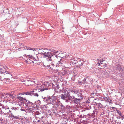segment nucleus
I'll return each instance as SVG.
<instances>
[{"mask_svg": "<svg viewBox=\"0 0 124 124\" xmlns=\"http://www.w3.org/2000/svg\"><path fill=\"white\" fill-rule=\"evenodd\" d=\"M10 117H14V116L12 114V115H10Z\"/></svg>", "mask_w": 124, "mask_h": 124, "instance_id": "nucleus-45", "label": "nucleus"}, {"mask_svg": "<svg viewBox=\"0 0 124 124\" xmlns=\"http://www.w3.org/2000/svg\"><path fill=\"white\" fill-rule=\"evenodd\" d=\"M3 12L4 13V10H3Z\"/></svg>", "mask_w": 124, "mask_h": 124, "instance_id": "nucleus-63", "label": "nucleus"}, {"mask_svg": "<svg viewBox=\"0 0 124 124\" xmlns=\"http://www.w3.org/2000/svg\"><path fill=\"white\" fill-rule=\"evenodd\" d=\"M85 80H86L85 79V78H84V79L83 80V81L84 82H85Z\"/></svg>", "mask_w": 124, "mask_h": 124, "instance_id": "nucleus-52", "label": "nucleus"}, {"mask_svg": "<svg viewBox=\"0 0 124 124\" xmlns=\"http://www.w3.org/2000/svg\"><path fill=\"white\" fill-rule=\"evenodd\" d=\"M8 98H9V97L12 98L13 97V94L10 93H8Z\"/></svg>", "mask_w": 124, "mask_h": 124, "instance_id": "nucleus-30", "label": "nucleus"}, {"mask_svg": "<svg viewBox=\"0 0 124 124\" xmlns=\"http://www.w3.org/2000/svg\"><path fill=\"white\" fill-rule=\"evenodd\" d=\"M57 51L55 50H53L50 52H48L46 53L45 57H47L46 59L48 61H52V57L55 54Z\"/></svg>", "mask_w": 124, "mask_h": 124, "instance_id": "nucleus-3", "label": "nucleus"}, {"mask_svg": "<svg viewBox=\"0 0 124 124\" xmlns=\"http://www.w3.org/2000/svg\"><path fill=\"white\" fill-rule=\"evenodd\" d=\"M75 66H76V68H80V64L78 63Z\"/></svg>", "mask_w": 124, "mask_h": 124, "instance_id": "nucleus-31", "label": "nucleus"}, {"mask_svg": "<svg viewBox=\"0 0 124 124\" xmlns=\"http://www.w3.org/2000/svg\"><path fill=\"white\" fill-rule=\"evenodd\" d=\"M9 108H3L2 107V108H0V111L1 112V113H5L6 110L7 109H9Z\"/></svg>", "mask_w": 124, "mask_h": 124, "instance_id": "nucleus-21", "label": "nucleus"}, {"mask_svg": "<svg viewBox=\"0 0 124 124\" xmlns=\"http://www.w3.org/2000/svg\"><path fill=\"white\" fill-rule=\"evenodd\" d=\"M70 91L75 94H77L78 92V90L77 89H70Z\"/></svg>", "mask_w": 124, "mask_h": 124, "instance_id": "nucleus-15", "label": "nucleus"}, {"mask_svg": "<svg viewBox=\"0 0 124 124\" xmlns=\"http://www.w3.org/2000/svg\"><path fill=\"white\" fill-rule=\"evenodd\" d=\"M34 61V63H35L36 64H37L38 65H39V62H38V61H37H37L36 62V61Z\"/></svg>", "mask_w": 124, "mask_h": 124, "instance_id": "nucleus-36", "label": "nucleus"}, {"mask_svg": "<svg viewBox=\"0 0 124 124\" xmlns=\"http://www.w3.org/2000/svg\"><path fill=\"white\" fill-rule=\"evenodd\" d=\"M79 68L80 69L79 70L80 72H83L84 71V69L83 67H80Z\"/></svg>", "mask_w": 124, "mask_h": 124, "instance_id": "nucleus-29", "label": "nucleus"}, {"mask_svg": "<svg viewBox=\"0 0 124 124\" xmlns=\"http://www.w3.org/2000/svg\"><path fill=\"white\" fill-rule=\"evenodd\" d=\"M78 97H79V98L81 100L83 99L84 97V95H83L82 93H80L79 94H78Z\"/></svg>", "mask_w": 124, "mask_h": 124, "instance_id": "nucleus-25", "label": "nucleus"}, {"mask_svg": "<svg viewBox=\"0 0 124 124\" xmlns=\"http://www.w3.org/2000/svg\"><path fill=\"white\" fill-rule=\"evenodd\" d=\"M25 101V103H26L25 104L26 106L28 107H30L31 106H35V103L36 102H34V103H33L30 101H29L27 100H26Z\"/></svg>", "mask_w": 124, "mask_h": 124, "instance_id": "nucleus-9", "label": "nucleus"}, {"mask_svg": "<svg viewBox=\"0 0 124 124\" xmlns=\"http://www.w3.org/2000/svg\"><path fill=\"white\" fill-rule=\"evenodd\" d=\"M56 108L55 106H53L52 107V111L53 113L55 114H56L57 113V111L56 109Z\"/></svg>", "mask_w": 124, "mask_h": 124, "instance_id": "nucleus-16", "label": "nucleus"}, {"mask_svg": "<svg viewBox=\"0 0 124 124\" xmlns=\"http://www.w3.org/2000/svg\"><path fill=\"white\" fill-rule=\"evenodd\" d=\"M114 69L115 70H121V68L120 66V65L118 64L114 68Z\"/></svg>", "mask_w": 124, "mask_h": 124, "instance_id": "nucleus-23", "label": "nucleus"}, {"mask_svg": "<svg viewBox=\"0 0 124 124\" xmlns=\"http://www.w3.org/2000/svg\"><path fill=\"white\" fill-rule=\"evenodd\" d=\"M81 84H84L85 83V82H84L83 81H82L81 82Z\"/></svg>", "mask_w": 124, "mask_h": 124, "instance_id": "nucleus-51", "label": "nucleus"}, {"mask_svg": "<svg viewBox=\"0 0 124 124\" xmlns=\"http://www.w3.org/2000/svg\"><path fill=\"white\" fill-rule=\"evenodd\" d=\"M102 75H103L104 74V72H103V71L102 72Z\"/></svg>", "mask_w": 124, "mask_h": 124, "instance_id": "nucleus-58", "label": "nucleus"}, {"mask_svg": "<svg viewBox=\"0 0 124 124\" xmlns=\"http://www.w3.org/2000/svg\"><path fill=\"white\" fill-rule=\"evenodd\" d=\"M81 84H84L85 83V82H84L83 81H82L81 82Z\"/></svg>", "mask_w": 124, "mask_h": 124, "instance_id": "nucleus-50", "label": "nucleus"}, {"mask_svg": "<svg viewBox=\"0 0 124 124\" xmlns=\"http://www.w3.org/2000/svg\"><path fill=\"white\" fill-rule=\"evenodd\" d=\"M20 94H18V95H19Z\"/></svg>", "mask_w": 124, "mask_h": 124, "instance_id": "nucleus-64", "label": "nucleus"}, {"mask_svg": "<svg viewBox=\"0 0 124 124\" xmlns=\"http://www.w3.org/2000/svg\"><path fill=\"white\" fill-rule=\"evenodd\" d=\"M116 111L117 112L118 114L121 117L123 118H124V115L120 111L117 109H116Z\"/></svg>", "mask_w": 124, "mask_h": 124, "instance_id": "nucleus-19", "label": "nucleus"}, {"mask_svg": "<svg viewBox=\"0 0 124 124\" xmlns=\"http://www.w3.org/2000/svg\"><path fill=\"white\" fill-rule=\"evenodd\" d=\"M94 94V93H92L91 94V95H93H93Z\"/></svg>", "mask_w": 124, "mask_h": 124, "instance_id": "nucleus-61", "label": "nucleus"}, {"mask_svg": "<svg viewBox=\"0 0 124 124\" xmlns=\"http://www.w3.org/2000/svg\"><path fill=\"white\" fill-rule=\"evenodd\" d=\"M4 80H6V79L5 78H3L2 77H1V76L0 77V81H4Z\"/></svg>", "mask_w": 124, "mask_h": 124, "instance_id": "nucleus-32", "label": "nucleus"}, {"mask_svg": "<svg viewBox=\"0 0 124 124\" xmlns=\"http://www.w3.org/2000/svg\"><path fill=\"white\" fill-rule=\"evenodd\" d=\"M24 84L26 85L29 86L30 85H33L34 84V81H33L32 80H31V82H28V83L27 82H25Z\"/></svg>", "mask_w": 124, "mask_h": 124, "instance_id": "nucleus-18", "label": "nucleus"}, {"mask_svg": "<svg viewBox=\"0 0 124 124\" xmlns=\"http://www.w3.org/2000/svg\"><path fill=\"white\" fill-rule=\"evenodd\" d=\"M3 120L2 118L0 119V123H2Z\"/></svg>", "mask_w": 124, "mask_h": 124, "instance_id": "nucleus-43", "label": "nucleus"}, {"mask_svg": "<svg viewBox=\"0 0 124 124\" xmlns=\"http://www.w3.org/2000/svg\"><path fill=\"white\" fill-rule=\"evenodd\" d=\"M61 108V109L62 110H65L66 109V108L63 105H60Z\"/></svg>", "mask_w": 124, "mask_h": 124, "instance_id": "nucleus-28", "label": "nucleus"}, {"mask_svg": "<svg viewBox=\"0 0 124 124\" xmlns=\"http://www.w3.org/2000/svg\"><path fill=\"white\" fill-rule=\"evenodd\" d=\"M62 124H67L66 122L65 123H62Z\"/></svg>", "mask_w": 124, "mask_h": 124, "instance_id": "nucleus-59", "label": "nucleus"}, {"mask_svg": "<svg viewBox=\"0 0 124 124\" xmlns=\"http://www.w3.org/2000/svg\"><path fill=\"white\" fill-rule=\"evenodd\" d=\"M69 100L71 102L76 104H78L81 101V100L79 98H77L75 97L74 96H70L69 98Z\"/></svg>", "mask_w": 124, "mask_h": 124, "instance_id": "nucleus-6", "label": "nucleus"}, {"mask_svg": "<svg viewBox=\"0 0 124 124\" xmlns=\"http://www.w3.org/2000/svg\"><path fill=\"white\" fill-rule=\"evenodd\" d=\"M116 124H120L117 120H116L115 121Z\"/></svg>", "mask_w": 124, "mask_h": 124, "instance_id": "nucleus-40", "label": "nucleus"}, {"mask_svg": "<svg viewBox=\"0 0 124 124\" xmlns=\"http://www.w3.org/2000/svg\"><path fill=\"white\" fill-rule=\"evenodd\" d=\"M103 99H104V100L107 102H108L109 103H111V100L109 99L108 97V98L105 97H103Z\"/></svg>", "mask_w": 124, "mask_h": 124, "instance_id": "nucleus-22", "label": "nucleus"}, {"mask_svg": "<svg viewBox=\"0 0 124 124\" xmlns=\"http://www.w3.org/2000/svg\"><path fill=\"white\" fill-rule=\"evenodd\" d=\"M42 54H43V55H44V56H46V55L45 54H46V52H45L44 51H43V52H42Z\"/></svg>", "mask_w": 124, "mask_h": 124, "instance_id": "nucleus-35", "label": "nucleus"}, {"mask_svg": "<svg viewBox=\"0 0 124 124\" xmlns=\"http://www.w3.org/2000/svg\"><path fill=\"white\" fill-rule=\"evenodd\" d=\"M17 98L20 101H23V103H25V101H26V99L24 98H23L22 97L18 96L17 97Z\"/></svg>", "mask_w": 124, "mask_h": 124, "instance_id": "nucleus-14", "label": "nucleus"}, {"mask_svg": "<svg viewBox=\"0 0 124 124\" xmlns=\"http://www.w3.org/2000/svg\"><path fill=\"white\" fill-rule=\"evenodd\" d=\"M111 108H112V109H116V108H115V107H111Z\"/></svg>", "mask_w": 124, "mask_h": 124, "instance_id": "nucleus-42", "label": "nucleus"}, {"mask_svg": "<svg viewBox=\"0 0 124 124\" xmlns=\"http://www.w3.org/2000/svg\"><path fill=\"white\" fill-rule=\"evenodd\" d=\"M81 64H80V67H83V64H84V63H80Z\"/></svg>", "mask_w": 124, "mask_h": 124, "instance_id": "nucleus-39", "label": "nucleus"}, {"mask_svg": "<svg viewBox=\"0 0 124 124\" xmlns=\"http://www.w3.org/2000/svg\"><path fill=\"white\" fill-rule=\"evenodd\" d=\"M42 98L43 99V101L44 102L47 103H50L51 96H47L46 97H42Z\"/></svg>", "mask_w": 124, "mask_h": 124, "instance_id": "nucleus-10", "label": "nucleus"}, {"mask_svg": "<svg viewBox=\"0 0 124 124\" xmlns=\"http://www.w3.org/2000/svg\"><path fill=\"white\" fill-rule=\"evenodd\" d=\"M71 63H72L73 64H76L78 63V62L75 58H73L72 59H71Z\"/></svg>", "mask_w": 124, "mask_h": 124, "instance_id": "nucleus-13", "label": "nucleus"}, {"mask_svg": "<svg viewBox=\"0 0 124 124\" xmlns=\"http://www.w3.org/2000/svg\"><path fill=\"white\" fill-rule=\"evenodd\" d=\"M20 110L21 111H25V109H21Z\"/></svg>", "mask_w": 124, "mask_h": 124, "instance_id": "nucleus-49", "label": "nucleus"}, {"mask_svg": "<svg viewBox=\"0 0 124 124\" xmlns=\"http://www.w3.org/2000/svg\"><path fill=\"white\" fill-rule=\"evenodd\" d=\"M33 110H32V109H30V111H31L32 112H34V111H33Z\"/></svg>", "mask_w": 124, "mask_h": 124, "instance_id": "nucleus-47", "label": "nucleus"}, {"mask_svg": "<svg viewBox=\"0 0 124 124\" xmlns=\"http://www.w3.org/2000/svg\"><path fill=\"white\" fill-rule=\"evenodd\" d=\"M81 82L80 81L79 82V83H80V84H81Z\"/></svg>", "mask_w": 124, "mask_h": 124, "instance_id": "nucleus-60", "label": "nucleus"}, {"mask_svg": "<svg viewBox=\"0 0 124 124\" xmlns=\"http://www.w3.org/2000/svg\"><path fill=\"white\" fill-rule=\"evenodd\" d=\"M25 93L26 92H24L23 93H21V94H22V95H24V94H25Z\"/></svg>", "mask_w": 124, "mask_h": 124, "instance_id": "nucleus-54", "label": "nucleus"}, {"mask_svg": "<svg viewBox=\"0 0 124 124\" xmlns=\"http://www.w3.org/2000/svg\"><path fill=\"white\" fill-rule=\"evenodd\" d=\"M47 50V48H44V50Z\"/></svg>", "mask_w": 124, "mask_h": 124, "instance_id": "nucleus-62", "label": "nucleus"}, {"mask_svg": "<svg viewBox=\"0 0 124 124\" xmlns=\"http://www.w3.org/2000/svg\"><path fill=\"white\" fill-rule=\"evenodd\" d=\"M13 119H18V117L17 116H14L13 118Z\"/></svg>", "mask_w": 124, "mask_h": 124, "instance_id": "nucleus-34", "label": "nucleus"}, {"mask_svg": "<svg viewBox=\"0 0 124 124\" xmlns=\"http://www.w3.org/2000/svg\"><path fill=\"white\" fill-rule=\"evenodd\" d=\"M46 67V68L47 69H50V66L49 65H47L46 66H45Z\"/></svg>", "mask_w": 124, "mask_h": 124, "instance_id": "nucleus-37", "label": "nucleus"}, {"mask_svg": "<svg viewBox=\"0 0 124 124\" xmlns=\"http://www.w3.org/2000/svg\"><path fill=\"white\" fill-rule=\"evenodd\" d=\"M61 95V99L62 100L66 102H69L68 100H69V99L70 96V92L67 91H64Z\"/></svg>", "mask_w": 124, "mask_h": 124, "instance_id": "nucleus-2", "label": "nucleus"}, {"mask_svg": "<svg viewBox=\"0 0 124 124\" xmlns=\"http://www.w3.org/2000/svg\"><path fill=\"white\" fill-rule=\"evenodd\" d=\"M98 103H97L96 102L95 103V104L96 105H97V106H98Z\"/></svg>", "mask_w": 124, "mask_h": 124, "instance_id": "nucleus-56", "label": "nucleus"}, {"mask_svg": "<svg viewBox=\"0 0 124 124\" xmlns=\"http://www.w3.org/2000/svg\"><path fill=\"white\" fill-rule=\"evenodd\" d=\"M105 106L103 105L101 103H98L97 108L95 110V112H102L103 111V108H105Z\"/></svg>", "mask_w": 124, "mask_h": 124, "instance_id": "nucleus-4", "label": "nucleus"}, {"mask_svg": "<svg viewBox=\"0 0 124 124\" xmlns=\"http://www.w3.org/2000/svg\"><path fill=\"white\" fill-rule=\"evenodd\" d=\"M35 114H37V115H39V114H40L39 113V112H38V111H36Z\"/></svg>", "mask_w": 124, "mask_h": 124, "instance_id": "nucleus-41", "label": "nucleus"}, {"mask_svg": "<svg viewBox=\"0 0 124 124\" xmlns=\"http://www.w3.org/2000/svg\"><path fill=\"white\" fill-rule=\"evenodd\" d=\"M49 65L50 66V69H51V70H52L54 67V65L52 62L50 63L49 64Z\"/></svg>", "mask_w": 124, "mask_h": 124, "instance_id": "nucleus-24", "label": "nucleus"}, {"mask_svg": "<svg viewBox=\"0 0 124 124\" xmlns=\"http://www.w3.org/2000/svg\"><path fill=\"white\" fill-rule=\"evenodd\" d=\"M55 56L56 58H57L58 59V57H59V56H58V55H55Z\"/></svg>", "mask_w": 124, "mask_h": 124, "instance_id": "nucleus-48", "label": "nucleus"}, {"mask_svg": "<svg viewBox=\"0 0 124 124\" xmlns=\"http://www.w3.org/2000/svg\"><path fill=\"white\" fill-rule=\"evenodd\" d=\"M2 98L5 99L7 100L8 99V93H2Z\"/></svg>", "mask_w": 124, "mask_h": 124, "instance_id": "nucleus-12", "label": "nucleus"}, {"mask_svg": "<svg viewBox=\"0 0 124 124\" xmlns=\"http://www.w3.org/2000/svg\"><path fill=\"white\" fill-rule=\"evenodd\" d=\"M60 58V61H59L58 62L56 65V67L62 66L63 63V62L62 60V58L60 56L58 57Z\"/></svg>", "mask_w": 124, "mask_h": 124, "instance_id": "nucleus-11", "label": "nucleus"}, {"mask_svg": "<svg viewBox=\"0 0 124 124\" xmlns=\"http://www.w3.org/2000/svg\"><path fill=\"white\" fill-rule=\"evenodd\" d=\"M97 63L99 64V65H100L101 63L102 64V63H101V62H102L103 61L101 60L100 59H97Z\"/></svg>", "mask_w": 124, "mask_h": 124, "instance_id": "nucleus-26", "label": "nucleus"}, {"mask_svg": "<svg viewBox=\"0 0 124 124\" xmlns=\"http://www.w3.org/2000/svg\"><path fill=\"white\" fill-rule=\"evenodd\" d=\"M31 80L29 79V80H26V81L25 82H25H27V83H28V82H31Z\"/></svg>", "mask_w": 124, "mask_h": 124, "instance_id": "nucleus-38", "label": "nucleus"}, {"mask_svg": "<svg viewBox=\"0 0 124 124\" xmlns=\"http://www.w3.org/2000/svg\"><path fill=\"white\" fill-rule=\"evenodd\" d=\"M6 79V80H4V81H4V82H5V83H6V82H7V80H6V78H5Z\"/></svg>", "mask_w": 124, "mask_h": 124, "instance_id": "nucleus-53", "label": "nucleus"}, {"mask_svg": "<svg viewBox=\"0 0 124 124\" xmlns=\"http://www.w3.org/2000/svg\"><path fill=\"white\" fill-rule=\"evenodd\" d=\"M89 107H90V108H88V109H89L91 108V106H89Z\"/></svg>", "mask_w": 124, "mask_h": 124, "instance_id": "nucleus-57", "label": "nucleus"}, {"mask_svg": "<svg viewBox=\"0 0 124 124\" xmlns=\"http://www.w3.org/2000/svg\"><path fill=\"white\" fill-rule=\"evenodd\" d=\"M37 54L36 55V57L35 58L33 56L30 55L26 56V54L25 55L26 56V58H25V62L29 64H31L33 63H34V61H36V62H37L38 61H39L38 58V57Z\"/></svg>", "mask_w": 124, "mask_h": 124, "instance_id": "nucleus-1", "label": "nucleus"}, {"mask_svg": "<svg viewBox=\"0 0 124 124\" xmlns=\"http://www.w3.org/2000/svg\"><path fill=\"white\" fill-rule=\"evenodd\" d=\"M95 94L97 96H98L99 95V94H98L97 93H95Z\"/></svg>", "mask_w": 124, "mask_h": 124, "instance_id": "nucleus-46", "label": "nucleus"}, {"mask_svg": "<svg viewBox=\"0 0 124 124\" xmlns=\"http://www.w3.org/2000/svg\"><path fill=\"white\" fill-rule=\"evenodd\" d=\"M0 72L3 73H6V71L5 69L4 70L2 69H1L0 70Z\"/></svg>", "mask_w": 124, "mask_h": 124, "instance_id": "nucleus-27", "label": "nucleus"}, {"mask_svg": "<svg viewBox=\"0 0 124 124\" xmlns=\"http://www.w3.org/2000/svg\"><path fill=\"white\" fill-rule=\"evenodd\" d=\"M55 97L56 100H57V103H59L60 102V101L59 100L61 99V94L59 95H57L56 96H54Z\"/></svg>", "mask_w": 124, "mask_h": 124, "instance_id": "nucleus-17", "label": "nucleus"}, {"mask_svg": "<svg viewBox=\"0 0 124 124\" xmlns=\"http://www.w3.org/2000/svg\"><path fill=\"white\" fill-rule=\"evenodd\" d=\"M50 103L52 104L54 106L56 105L57 107L59 105V104L56 101L55 97L53 96H51Z\"/></svg>", "mask_w": 124, "mask_h": 124, "instance_id": "nucleus-8", "label": "nucleus"}, {"mask_svg": "<svg viewBox=\"0 0 124 124\" xmlns=\"http://www.w3.org/2000/svg\"><path fill=\"white\" fill-rule=\"evenodd\" d=\"M98 113L99 114L102 115V116H101L102 117H103L104 116V115H103V114H104V111H103L102 112H101Z\"/></svg>", "mask_w": 124, "mask_h": 124, "instance_id": "nucleus-33", "label": "nucleus"}, {"mask_svg": "<svg viewBox=\"0 0 124 124\" xmlns=\"http://www.w3.org/2000/svg\"><path fill=\"white\" fill-rule=\"evenodd\" d=\"M117 118H121V117L119 116H118L117 117Z\"/></svg>", "mask_w": 124, "mask_h": 124, "instance_id": "nucleus-55", "label": "nucleus"}, {"mask_svg": "<svg viewBox=\"0 0 124 124\" xmlns=\"http://www.w3.org/2000/svg\"><path fill=\"white\" fill-rule=\"evenodd\" d=\"M5 108L4 106V105H3L1 104V108H2V107L3 108Z\"/></svg>", "mask_w": 124, "mask_h": 124, "instance_id": "nucleus-44", "label": "nucleus"}, {"mask_svg": "<svg viewBox=\"0 0 124 124\" xmlns=\"http://www.w3.org/2000/svg\"><path fill=\"white\" fill-rule=\"evenodd\" d=\"M47 82L44 83V88L43 89L42 88L41 89V91H43L45 90H48L51 88H54V84L53 83H50L48 84L47 87H46V85H47Z\"/></svg>", "mask_w": 124, "mask_h": 124, "instance_id": "nucleus-7", "label": "nucleus"}, {"mask_svg": "<svg viewBox=\"0 0 124 124\" xmlns=\"http://www.w3.org/2000/svg\"><path fill=\"white\" fill-rule=\"evenodd\" d=\"M22 46H23V47H22V48H24L25 50L26 49L27 50H28L29 49V50H33V51H34L35 50V49H34V50H33L32 48H31L29 47H27L24 45H23Z\"/></svg>", "mask_w": 124, "mask_h": 124, "instance_id": "nucleus-20", "label": "nucleus"}, {"mask_svg": "<svg viewBox=\"0 0 124 124\" xmlns=\"http://www.w3.org/2000/svg\"><path fill=\"white\" fill-rule=\"evenodd\" d=\"M40 91H38L37 90L35 89L33 91L30 92H28L25 93L27 95H30L31 96H33L38 97L39 96L38 93Z\"/></svg>", "mask_w": 124, "mask_h": 124, "instance_id": "nucleus-5", "label": "nucleus"}]
</instances>
